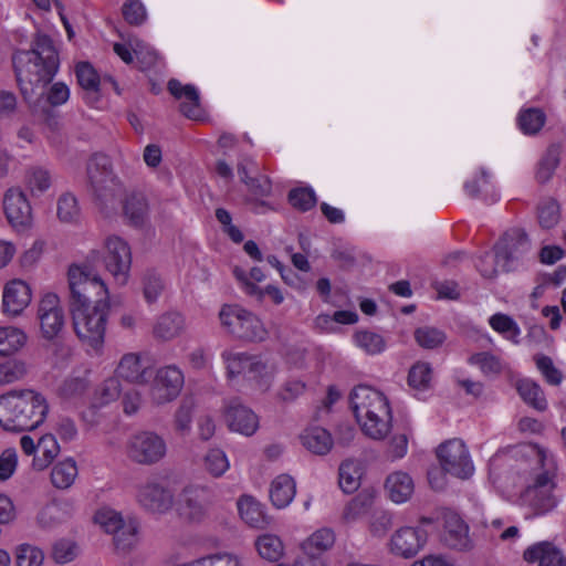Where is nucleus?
I'll use <instances>...</instances> for the list:
<instances>
[{
	"instance_id": "f257e3e1",
	"label": "nucleus",
	"mask_w": 566,
	"mask_h": 566,
	"mask_svg": "<svg viewBox=\"0 0 566 566\" xmlns=\"http://www.w3.org/2000/svg\"><path fill=\"white\" fill-rule=\"evenodd\" d=\"M70 312L81 343L95 353L103 347L109 311L108 290L87 266L69 269Z\"/></svg>"
},
{
	"instance_id": "f03ea898",
	"label": "nucleus",
	"mask_w": 566,
	"mask_h": 566,
	"mask_svg": "<svg viewBox=\"0 0 566 566\" xmlns=\"http://www.w3.org/2000/svg\"><path fill=\"white\" fill-rule=\"evenodd\" d=\"M12 64L21 94L27 102L42 91L55 76L60 66L59 52L53 40L41 32L35 33L30 50H18Z\"/></svg>"
},
{
	"instance_id": "7ed1b4c3",
	"label": "nucleus",
	"mask_w": 566,
	"mask_h": 566,
	"mask_svg": "<svg viewBox=\"0 0 566 566\" xmlns=\"http://www.w3.org/2000/svg\"><path fill=\"white\" fill-rule=\"evenodd\" d=\"M49 406L40 392L12 390L0 396V426L7 431H28L45 419Z\"/></svg>"
},
{
	"instance_id": "20e7f679",
	"label": "nucleus",
	"mask_w": 566,
	"mask_h": 566,
	"mask_svg": "<svg viewBox=\"0 0 566 566\" xmlns=\"http://www.w3.org/2000/svg\"><path fill=\"white\" fill-rule=\"evenodd\" d=\"M363 432L374 440L385 439L391 430V409L386 396L366 385L355 387L349 396Z\"/></svg>"
},
{
	"instance_id": "39448f33",
	"label": "nucleus",
	"mask_w": 566,
	"mask_h": 566,
	"mask_svg": "<svg viewBox=\"0 0 566 566\" xmlns=\"http://www.w3.org/2000/svg\"><path fill=\"white\" fill-rule=\"evenodd\" d=\"M86 176L96 205L105 213L116 210L119 197L125 192L124 184L113 171L111 159L104 154H94L86 164Z\"/></svg>"
},
{
	"instance_id": "423d86ee",
	"label": "nucleus",
	"mask_w": 566,
	"mask_h": 566,
	"mask_svg": "<svg viewBox=\"0 0 566 566\" xmlns=\"http://www.w3.org/2000/svg\"><path fill=\"white\" fill-rule=\"evenodd\" d=\"M104 248V255H101L98 251H92L86 263L82 266H87L88 270L98 275L94 266L95 263L103 262L105 269L118 284H126L132 266V251L129 244L120 237L111 235L105 240Z\"/></svg>"
},
{
	"instance_id": "0eeeda50",
	"label": "nucleus",
	"mask_w": 566,
	"mask_h": 566,
	"mask_svg": "<svg viewBox=\"0 0 566 566\" xmlns=\"http://www.w3.org/2000/svg\"><path fill=\"white\" fill-rule=\"evenodd\" d=\"M219 317L223 327L233 336L251 342H262L268 332L261 319L239 305L222 306Z\"/></svg>"
},
{
	"instance_id": "6e6552de",
	"label": "nucleus",
	"mask_w": 566,
	"mask_h": 566,
	"mask_svg": "<svg viewBox=\"0 0 566 566\" xmlns=\"http://www.w3.org/2000/svg\"><path fill=\"white\" fill-rule=\"evenodd\" d=\"M555 478V469L547 468L536 473L523 491L521 500L524 505L533 510L535 515H544L557 506L558 500L554 494L556 489Z\"/></svg>"
},
{
	"instance_id": "1a4fd4ad",
	"label": "nucleus",
	"mask_w": 566,
	"mask_h": 566,
	"mask_svg": "<svg viewBox=\"0 0 566 566\" xmlns=\"http://www.w3.org/2000/svg\"><path fill=\"white\" fill-rule=\"evenodd\" d=\"M95 522L109 534L114 535V544L118 549H128L136 542L138 523L134 518L124 521L120 513L112 509H102L95 514Z\"/></svg>"
},
{
	"instance_id": "9d476101",
	"label": "nucleus",
	"mask_w": 566,
	"mask_h": 566,
	"mask_svg": "<svg viewBox=\"0 0 566 566\" xmlns=\"http://www.w3.org/2000/svg\"><path fill=\"white\" fill-rule=\"evenodd\" d=\"M128 457L139 464H154L165 458L167 444L163 437L153 431L134 434L127 446Z\"/></svg>"
},
{
	"instance_id": "9b49d317",
	"label": "nucleus",
	"mask_w": 566,
	"mask_h": 566,
	"mask_svg": "<svg viewBox=\"0 0 566 566\" xmlns=\"http://www.w3.org/2000/svg\"><path fill=\"white\" fill-rule=\"evenodd\" d=\"M497 260L502 261L503 271H514L531 251V242L527 234L521 229H512L495 244Z\"/></svg>"
},
{
	"instance_id": "f8f14e48",
	"label": "nucleus",
	"mask_w": 566,
	"mask_h": 566,
	"mask_svg": "<svg viewBox=\"0 0 566 566\" xmlns=\"http://www.w3.org/2000/svg\"><path fill=\"white\" fill-rule=\"evenodd\" d=\"M38 319L40 322L41 335L44 339L55 340L60 337L64 329L65 315L56 294L46 293L40 300Z\"/></svg>"
},
{
	"instance_id": "ddd939ff",
	"label": "nucleus",
	"mask_w": 566,
	"mask_h": 566,
	"mask_svg": "<svg viewBox=\"0 0 566 566\" xmlns=\"http://www.w3.org/2000/svg\"><path fill=\"white\" fill-rule=\"evenodd\" d=\"M184 382V374L177 366L159 368L150 387L153 402L160 406L175 400L180 394Z\"/></svg>"
},
{
	"instance_id": "4468645a",
	"label": "nucleus",
	"mask_w": 566,
	"mask_h": 566,
	"mask_svg": "<svg viewBox=\"0 0 566 566\" xmlns=\"http://www.w3.org/2000/svg\"><path fill=\"white\" fill-rule=\"evenodd\" d=\"M213 496V491L208 486L188 485L178 495L177 511L189 521H201Z\"/></svg>"
},
{
	"instance_id": "2eb2a0df",
	"label": "nucleus",
	"mask_w": 566,
	"mask_h": 566,
	"mask_svg": "<svg viewBox=\"0 0 566 566\" xmlns=\"http://www.w3.org/2000/svg\"><path fill=\"white\" fill-rule=\"evenodd\" d=\"M136 501L147 512L164 514L172 507L174 495L161 482L150 479L137 486Z\"/></svg>"
},
{
	"instance_id": "dca6fc26",
	"label": "nucleus",
	"mask_w": 566,
	"mask_h": 566,
	"mask_svg": "<svg viewBox=\"0 0 566 566\" xmlns=\"http://www.w3.org/2000/svg\"><path fill=\"white\" fill-rule=\"evenodd\" d=\"M3 210L9 223L25 229L32 221V209L25 195L17 188L9 189L3 198Z\"/></svg>"
},
{
	"instance_id": "f3484780",
	"label": "nucleus",
	"mask_w": 566,
	"mask_h": 566,
	"mask_svg": "<svg viewBox=\"0 0 566 566\" xmlns=\"http://www.w3.org/2000/svg\"><path fill=\"white\" fill-rule=\"evenodd\" d=\"M427 542V533L417 527H401L391 536L390 549L394 554L410 558L418 554Z\"/></svg>"
},
{
	"instance_id": "a211bd4d",
	"label": "nucleus",
	"mask_w": 566,
	"mask_h": 566,
	"mask_svg": "<svg viewBox=\"0 0 566 566\" xmlns=\"http://www.w3.org/2000/svg\"><path fill=\"white\" fill-rule=\"evenodd\" d=\"M32 293L29 284L14 279L4 285L2 293L3 313L10 316L20 315L31 302Z\"/></svg>"
},
{
	"instance_id": "6ab92c4d",
	"label": "nucleus",
	"mask_w": 566,
	"mask_h": 566,
	"mask_svg": "<svg viewBox=\"0 0 566 566\" xmlns=\"http://www.w3.org/2000/svg\"><path fill=\"white\" fill-rule=\"evenodd\" d=\"M523 559L538 566H566V555L549 541L532 544L523 552Z\"/></svg>"
},
{
	"instance_id": "aec40b11",
	"label": "nucleus",
	"mask_w": 566,
	"mask_h": 566,
	"mask_svg": "<svg viewBox=\"0 0 566 566\" xmlns=\"http://www.w3.org/2000/svg\"><path fill=\"white\" fill-rule=\"evenodd\" d=\"M226 420L232 431L247 437L255 433L259 428V418L250 408L239 400H232L226 412Z\"/></svg>"
},
{
	"instance_id": "412c9836",
	"label": "nucleus",
	"mask_w": 566,
	"mask_h": 566,
	"mask_svg": "<svg viewBox=\"0 0 566 566\" xmlns=\"http://www.w3.org/2000/svg\"><path fill=\"white\" fill-rule=\"evenodd\" d=\"M168 91L177 99L184 98L180 104V112L190 119H200L202 108L199 102V93L193 85H182L178 80H170L168 82Z\"/></svg>"
},
{
	"instance_id": "4be33fe9",
	"label": "nucleus",
	"mask_w": 566,
	"mask_h": 566,
	"mask_svg": "<svg viewBox=\"0 0 566 566\" xmlns=\"http://www.w3.org/2000/svg\"><path fill=\"white\" fill-rule=\"evenodd\" d=\"M385 491L392 502L401 504L407 502L413 494L415 483L407 472L396 471L387 476Z\"/></svg>"
},
{
	"instance_id": "5701e85b",
	"label": "nucleus",
	"mask_w": 566,
	"mask_h": 566,
	"mask_svg": "<svg viewBox=\"0 0 566 566\" xmlns=\"http://www.w3.org/2000/svg\"><path fill=\"white\" fill-rule=\"evenodd\" d=\"M123 214L133 227H143L148 219V202L142 192L133 191L125 196Z\"/></svg>"
},
{
	"instance_id": "b1692460",
	"label": "nucleus",
	"mask_w": 566,
	"mask_h": 566,
	"mask_svg": "<svg viewBox=\"0 0 566 566\" xmlns=\"http://www.w3.org/2000/svg\"><path fill=\"white\" fill-rule=\"evenodd\" d=\"M465 191L472 198L489 202H495L500 199L492 176L483 169L465 182Z\"/></svg>"
},
{
	"instance_id": "393cba45",
	"label": "nucleus",
	"mask_w": 566,
	"mask_h": 566,
	"mask_svg": "<svg viewBox=\"0 0 566 566\" xmlns=\"http://www.w3.org/2000/svg\"><path fill=\"white\" fill-rule=\"evenodd\" d=\"M439 465L452 476H460V440L450 439L436 450Z\"/></svg>"
},
{
	"instance_id": "a878e982",
	"label": "nucleus",
	"mask_w": 566,
	"mask_h": 566,
	"mask_svg": "<svg viewBox=\"0 0 566 566\" xmlns=\"http://www.w3.org/2000/svg\"><path fill=\"white\" fill-rule=\"evenodd\" d=\"M302 444L312 453L324 455L333 447L331 433L322 427H310L301 434Z\"/></svg>"
},
{
	"instance_id": "bb28decb",
	"label": "nucleus",
	"mask_w": 566,
	"mask_h": 566,
	"mask_svg": "<svg viewBox=\"0 0 566 566\" xmlns=\"http://www.w3.org/2000/svg\"><path fill=\"white\" fill-rule=\"evenodd\" d=\"M296 485L292 476L281 474L276 476L270 488V499L277 509L286 507L295 496Z\"/></svg>"
},
{
	"instance_id": "cd10ccee",
	"label": "nucleus",
	"mask_w": 566,
	"mask_h": 566,
	"mask_svg": "<svg viewBox=\"0 0 566 566\" xmlns=\"http://www.w3.org/2000/svg\"><path fill=\"white\" fill-rule=\"evenodd\" d=\"M117 376L136 384H144L148 380L147 368L140 363L139 355L135 353L125 354L116 369Z\"/></svg>"
},
{
	"instance_id": "c85d7f7f",
	"label": "nucleus",
	"mask_w": 566,
	"mask_h": 566,
	"mask_svg": "<svg viewBox=\"0 0 566 566\" xmlns=\"http://www.w3.org/2000/svg\"><path fill=\"white\" fill-rule=\"evenodd\" d=\"M184 327V316L177 312H168L157 318L153 332L156 338L169 340L177 337Z\"/></svg>"
},
{
	"instance_id": "c756f323",
	"label": "nucleus",
	"mask_w": 566,
	"mask_h": 566,
	"mask_svg": "<svg viewBox=\"0 0 566 566\" xmlns=\"http://www.w3.org/2000/svg\"><path fill=\"white\" fill-rule=\"evenodd\" d=\"M233 275L241 284L243 291L248 295L255 297L258 301H262L264 295H269L277 305L283 302V294L276 286L268 285L264 290L260 289L255 283L249 281L247 272L238 266L233 269Z\"/></svg>"
},
{
	"instance_id": "7c9ffc66",
	"label": "nucleus",
	"mask_w": 566,
	"mask_h": 566,
	"mask_svg": "<svg viewBox=\"0 0 566 566\" xmlns=\"http://www.w3.org/2000/svg\"><path fill=\"white\" fill-rule=\"evenodd\" d=\"M245 366L248 367L247 376L249 379L254 380L263 390L270 388L276 373L274 364L249 357V360H245Z\"/></svg>"
},
{
	"instance_id": "2f4dec72",
	"label": "nucleus",
	"mask_w": 566,
	"mask_h": 566,
	"mask_svg": "<svg viewBox=\"0 0 566 566\" xmlns=\"http://www.w3.org/2000/svg\"><path fill=\"white\" fill-rule=\"evenodd\" d=\"M238 511L241 518L252 527H263L268 523L262 505L252 496L240 497Z\"/></svg>"
},
{
	"instance_id": "473e14b6",
	"label": "nucleus",
	"mask_w": 566,
	"mask_h": 566,
	"mask_svg": "<svg viewBox=\"0 0 566 566\" xmlns=\"http://www.w3.org/2000/svg\"><path fill=\"white\" fill-rule=\"evenodd\" d=\"M361 468L359 462L348 459L342 462L338 470V484L345 493L355 492L360 485Z\"/></svg>"
},
{
	"instance_id": "72a5a7b5",
	"label": "nucleus",
	"mask_w": 566,
	"mask_h": 566,
	"mask_svg": "<svg viewBox=\"0 0 566 566\" xmlns=\"http://www.w3.org/2000/svg\"><path fill=\"white\" fill-rule=\"evenodd\" d=\"M441 539L442 542L451 547L455 548L460 543V515L458 512L443 509L441 511Z\"/></svg>"
},
{
	"instance_id": "f704fd0d",
	"label": "nucleus",
	"mask_w": 566,
	"mask_h": 566,
	"mask_svg": "<svg viewBox=\"0 0 566 566\" xmlns=\"http://www.w3.org/2000/svg\"><path fill=\"white\" fill-rule=\"evenodd\" d=\"M60 452V446L53 434H44L38 441V453L33 458V468L43 470L52 463Z\"/></svg>"
},
{
	"instance_id": "c9c22d12",
	"label": "nucleus",
	"mask_w": 566,
	"mask_h": 566,
	"mask_svg": "<svg viewBox=\"0 0 566 566\" xmlns=\"http://www.w3.org/2000/svg\"><path fill=\"white\" fill-rule=\"evenodd\" d=\"M78 470L74 459L57 462L51 471V481L56 489H69L75 481Z\"/></svg>"
},
{
	"instance_id": "e433bc0d",
	"label": "nucleus",
	"mask_w": 566,
	"mask_h": 566,
	"mask_svg": "<svg viewBox=\"0 0 566 566\" xmlns=\"http://www.w3.org/2000/svg\"><path fill=\"white\" fill-rule=\"evenodd\" d=\"M516 389L524 402L538 411L546 410L547 401L538 384L525 378L516 382Z\"/></svg>"
},
{
	"instance_id": "4c0bfd02",
	"label": "nucleus",
	"mask_w": 566,
	"mask_h": 566,
	"mask_svg": "<svg viewBox=\"0 0 566 566\" xmlns=\"http://www.w3.org/2000/svg\"><path fill=\"white\" fill-rule=\"evenodd\" d=\"M545 123V113L541 108L536 107L521 109L517 116L518 127L525 135L537 134Z\"/></svg>"
},
{
	"instance_id": "58836bf2",
	"label": "nucleus",
	"mask_w": 566,
	"mask_h": 566,
	"mask_svg": "<svg viewBox=\"0 0 566 566\" xmlns=\"http://www.w3.org/2000/svg\"><path fill=\"white\" fill-rule=\"evenodd\" d=\"M489 324L493 331L502 335L505 339L518 344L521 328L517 323L509 315L495 313L489 318Z\"/></svg>"
},
{
	"instance_id": "ea45409f",
	"label": "nucleus",
	"mask_w": 566,
	"mask_h": 566,
	"mask_svg": "<svg viewBox=\"0 0 566 566\" xmlns=\"http://www.w3.org/2000/svg\"><path fill=\"white\" fill-rule=\"evenodd\" d=\"M335 543L333 530L323 527L314 532L304 543L303 551L311 555H321L329 549Z\"/></svg>"
},
{
	"instance_id": "a19ab883",
	"label": "nucleus",
	"mask_w": 566,
	"mask_h": 566,
	"mask_svg": "<svg viewBox=\"0 0 566 566\" xmlns=\"http://www.w3.org/2000/svg\"><path fill=\"white\" fill-rule=\"evenodd\" d=\"M27 340L25 333L13 326L0 327V356H8L19 350Z\"/></svg>"
},
{
	"instance_id": "79ce46f5",
	"label": "nucleus",
	"mask_w": 566,
	"mask_h": 566,
	"mask_svg": "<svg viewBox=\"0 0 566 566\" xmlns=\"http://www.w3.org/2000/svg\"><path fill=\"white\" fill-rule=\"evenodd\" d=\"M255 547L259 555L269 562H276L283 555V543L281 538L273 534H263L255 541Z\"/></svg>"
},
{
	"instance_id": "37998d69",
	"label": "nucleus",
	"mask_w": 566,
	"mask_h": 566,
	"mask_svg": "<svg viewBox=\"0 0 566 566\" xmlns=\"http://www.w3.org/2000/svg\"><path fill=\"white\" fill-rule=\"evenodd\" d=\"M559 165L558 150L555 147H549L539 159L536 170L535 178L539 184L547 182L554 175L556 168Z\"/></svg>"
},
{
	"instance_id": "c03bdc74",
	"label": "nucleus",
	"mask_w": 566,
	"mask_h": 566,
	"mask_svg": "<svg viewBox=\"0 0 566 566\" xmlns=\"http://www.w3.org/2000/svg\"><path fill=\"white\" fill-rule=\"evenodd\" d=\"M355 344L368 355H377L385 350L384 337L370 331H358L354 334Z\"/></svg>"
},
{
	"instance_id": "a18cd8bd",
	"label": "nucleus",
	"mask_w": 566,
	"mask_h": 566,
	"mask_svg": "<svg viewBox=\"0 0 566 566\" xmlns=\"http://www.w3.org/2000/svg\"><path fill=\"white\" fill-rule=\"evenodd\" d=\"M373 504V496L366 493H359L352 499L343 511V518L350 523L355 522L369 511Z\"/></svg>"
},
{
	"instance_id": "49530a36",
	"label": "nucleus",
	"mask_w": 566,
	"mask_h": 566,
	"mask_svg": "<svg viewBox=\"0 0 566 566\" xmlns=\"http://www.w3.org/2000/svg\"><path fill=\"white\" fill-rule=\"evenodd\" d=\"M473 265L476 271L484 279L492 280L496 277L499 273V266L502 269V261L497 260V253L494 249V252H484L480 255H476L472 259Z\"/></svg>"
},
{
	"instance_id": "de8ad7c7",
	"label": "nucleus",
	"mask_w": 566,
	"mask_h": 566,
	"mask_svg": "<svg viewBox=\"0 0 566 566\" xmlns=\"http://www.w3.org/2000/svg\"><path fill=\"white\" fill-rule=\"evenodd\" d=\"M27 186L33 196H40L45 192L52 182L50 172L41 167H33L28 170Z\"/></svg>"
},
{
	"instance_id": "09e8293b",
	"label": "nucleus",
	"mask_w": 566,
	"mask_h": 566,
	"mask_svg": "<svg viewBox=\"0 0 566 566\" xmlns=\"http://www.w3.org/2000/svg\"><path fill=\"white\" fill-rule=\"evenodd\" d=\"M432 370L429 364L418 361L409 370L408 385L418 391L430 387Z\"/></svg>"
},
{
	"instance_id": "8fccbe9b",
	"label": "nucleus",
	"mask_w": 566,
	"mask_h": 566,
	"mask_svg": "<svg viewBox=\"0 0 566 566\" xmlns=\"http://www.w3.org/2000/svg\"><path fill=\"white\" fill-rule=\"evenodd\" d=\"M447 336L443 331L431 326H422L415 331L417 344L426 349H433L441 346Z\"/></svg>"
},
{
	"instance_id": "3c124183",
	"label": "nucleus",
	"mask_w": 566,
	"mask_h": 566,
	"mask_svg": "<svg viewBox=\"0 0 566 566\" xmlns=\"http://www.w3.org/2000/svg\"><path fill=\"white\" fill-rule=\"evenodd\" d=\"M75 75L80 86L87 93L99 90L101 80L94 67L87 62H80L75 67Z\"/></svg>"
},
{
	"instance_id": "603ef678",
	"label": "nucleus",
	"mask_w": 566,
	"mask_h": 566,
	"mask_svg": "<svg viewBox=\"0 0 566 566\" xmlns=\"http://www.w3.org/2000/svg\"><path fill=\"white\" fill-rule=\"evenodd\" d=\"M120 384L118 378L106 379L96 390L93 408H101L115 401L120 395Z\"/></svg>"
},
{
	"instance_id": "864d4df0",
	"label": "nucleus",
	"mask_w": 566,
	"mask_h": 566,
	"mask_svg": "<svg viewBox=\"0 0 566 566\" xmlns=\"http://www.w3.org/2000/svg\"><path fill=\"white\" fill-rule=\"evenodd\" d=\"M468 363L478 367L486 376L497 375L502 370L500 358L489 352L476 353L470 356Z\"/></svg>"
},
{
	"instance_id": "5fc2aeb1",
	"label": "nucleus",
	"mask_w": 566,
	"mask_h": 566,
	"mask_svg": "<svg viewBox=\"0 0 566 566\" xmlns=\"http://www.w3.org/2000/svg\"><path fill=\"white\" fill-rule=\"evenodd\" d=\"M57 217L62 222H75L80 217V207L74 195L63 193L57 200Z\"/></svg>"
},
{
	"instance_id": "6e6d98bb",
	"label": "nucleus",
	"mask_w": 566,
	"mask_h": 566,
	"mask_svg": "<svg viewBox=\"0 0 566 566\" xmlns=\"http://www.w3.org/2000/svg\"><path fill=\"white\" fill-rule=\"evenodd\" d=\"M27 374L25 364L21 360L9 359L0 364V385H9L22 379Z\"/></svg>"
},
{
	"instance_id": "4d7b16f0",
	"label": "nucleus",
	"mask_w": 566,
	"mask_h": 566,
	"mask_svg": "<svg viewBox=\"0 0 566 566\" xmlns=\"http://www.w3.org/2000/svg\"><path fill=\"white\" fill-rule=\"evenodd\" d=\"M205 467L213 476H221L229 469V461L221 449H211L205 457Z\"/></svg>"
},
{
	"instance_id": "13d9d810",
	"label": "nucleus",
	"mask_w": 566,
	"mask_h": 566,
	"mask_svg": "<svg viewBox=\"0 0 566 566\" xmlns=\"http://www.w3.org/2000/svg\"><path fill=\"white\" fill-rule=\"evenodd\" d=\"M44 560L43 552L33 545L22 544L17 551L18 566H42Z\"/></svg>"
},
{
	"instance_id": "bf43d9fd",
	"label": "nucleus",
	"mask_w": 566,
	"mask_h": 566,
	"mask_svg": "<svg viewBox=\"0 0 566 566\" xmlns=\"http://www.w3.org/2000/svg\"><path fill=\"white\" fill-rule=\"evenodd\" d=\"M289 201L294 208L305 212L312 209L317 200L312 188H297L290 191Z\"/></svg>"
},
{
	"instance_id": "052dcab7",
	"label": "nucleus",
	"mask_w": 566,
	"mask_h": 566,
	"mask_svg": "<svg viewBox=\"0 0 566 566\" xmlns=\"http://www.w3.org/2000/svg\"><path fill=\"white\" fill-rule=\"evenodd\" d=\"M78 548L75 543L66 539L57 541L52 547V558L56 564H67L76 558Z\"/></svg>"
},
{
	"instance_id": "680f3d73",
	"label": "nucleus",
	"mask_w": 566,
	"mask_h": 566,
	"mask_svg": "<svg viewBox=\"0 0 566 566\" xmlns=\"http://www.w3.org/2000/svg\"><path fill=\"white\" fill-rule=\"evenodd\" d=\"M559 221V206L555 200H548L538 208V222L542 228L551 229Z\"/></svg>"
},
{
	"instance_id": "e2e57ef3",
	"label": "nucleus",
	"mask_w": 566,
	"mask_h": 566,
	"mask_svg": "<svg viewBox=\"0 0 566 566\" xmlns=\"http://www.w3.org/2000/svg\"><path fill=\"white\" fill-rule=\"evenodd\" d=\"M164 290L161 277L154 271H147L144 276V296L148 303L157 301Z\"/></svg>"
},
{
	"instance_id": "0e129e2a",
	"label": "nucleus",
	"mask_w": 566,
	"mask_h": 566,
	"mask_svg": "<svg viewBox=\"0 0 566 566\" xmlns=\"http://www.w3.org/2000/svg\"><path fill=\"white\" fill-rule=\"evenodd\" d=\"M123 17L132 25H139L146 20V9L138 0H128L123 6Z\"/></svg>"
},
{
	"instance_id": "69168bd1",
	"label": "nucleus",
	"mask_w": 566,
	"mask_h": 566,
	"mask_svg": "<svg viewBox=\"0 0 566 566\" xmlns=\"http://www.w3.org/2000/svg\"><path fill=\"white\" fill-rule=\"evenodd\" d=\"M536 366L546 381L551 385H559L562 381L560 371L554 366L553 360L545 355H539L535 358Z\"/></svg>"
},
{
	"instance_id": "338daca9",
	"label": "nucleus",
	"mask_w": 566,
	"mask_h": 566,
	"mask_svg": "<svg viewBox=\"0 0 566 566\" xmlns=\"http://www.w3.org/2000/svg\"><path fill=\"white\" fill-rule=\"evenodd\" d=\"M87 388V384L80 377L69 378L63 381L59 392L64 399H75L81 397Z\"/></svg>"
},
{
	"instance_id": "774afa93",
	"label": "nucleus",
	"mask_w": 566,
	"mask_h": 566,
	"mask_svg": "<svg viewBox=\"0 0 566 566\" xmlns=\"http://www.w3.org/2000/svg\"><path fill=\"white\" fill-rule=\"evenodd\" d=\"M184 566H243L238 557L232 555L207 556Z\"/></svg>"
}]
</instances>
